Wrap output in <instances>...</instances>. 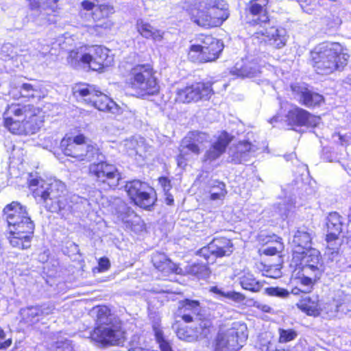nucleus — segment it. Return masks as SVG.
I'll return each instance as SVG.
<instances>
[{"label": "nucleus", "instance_id": "f257e3e1", "mask_svg": "<svg viewBox=\"0 0 351 351\" xmlns=\"http://www.w3.org/2000/svg\"><path fill=\"white\" fill-rule=\"evenodd\" d=\"M45 112L32 103L17 102L8 105L3 114V126L10 134L26 136L36 134L43 127Z\"/></svg>", "mask_w": 351, "mask_h": 351}, {"label": "nucleus", "instance_id": "f03ea898", "mask_svg": "<svg viewBox=\"0 0 351 351\" xmlns=\"http://www.w3.org/2000/svg\"><path fill=\"white\" fill-rule=\"evenodd\" d=\"M95 308V325L88 335L90 341L102 348L123 343L126 331L122 322L115 318L106 305H99Z\"/></svg>", "mask_w": 351, "mask_h": 351}, {"label": "nucleus", "instance_id": "7ed1b4c3", "mask_svg": "<svg viewBox=\"0 0 351 351\" xmlns=\"http://www.w3.org/2000/svg\"><path fill=\"white\" fill-rule=\"evenodd\" d=\"M349 58L348 49L343 44L324 41L311 51L309 63L317 74L327 75L342 71L347 66Z\"/></svg>", "mask_w": 351, "mask_h": 351}, {"label": "nucleus", "instance_id": "20e7f679", "mask_svg": "<svg viewBox=\"0 0 351 351\" xmlns=\"http://www.w3.org/2000/svg\"><path fill=\"white\" fill-rule=\"evenodd\" d=\"M157 73L153 61L134 64L124 75L125 88L137 99L156 96L160 91Z\"/></svg>", "mask_w": 351, "mask_h": 351}, {"label": "nucleus", "instance_id": "39448f33", "mask_svg": "<svg viewBox=\"0 0 351 351\" xmlns=\"http://www.w3.org/2000/svg\"><path fill=\"white\" fill-rule=\"evenodd\" d=\"M190 21L203 29L220 27L230 17V11L226 0H199L186 10Z\"/></svg>", "mask_w": 351, "mask_h": 351}, {"label": "nucleus", "instance_id": "423d86ee", "mask_svg": "<svg viewBox=\"0 0 351 351\" xmlns=\"http://www.w3.org/2000/svg\"><path fill=\"white\" fill-rule=\"evenodd\" d=\"M59 149L71 162L81 164L97 160L102 154L97 144L88 143V138L82 133L62 137Z\"/></svg>", "mask_w": 351, "mask_h": 351}, {"label": "nucleus", "instance_id": "0eeeda50", "mask_svg": "<svg viewBox=\"0 0 351 351\" xmlns=\"http://www.w3.org/2000/svg\"><path fill=\"white\" fill-rule=\"evenodd\" d=\"M195 43L186 51L187 60L193 64L214 62L221 56L223 43L210 33H199L195 36Z\"/></svg>", "mask_w": 351, "mask_h": 351}, {"label": "nucleus", "instance_id": "6e6552de", "mask_svg": "<svg viewBox=\"0 0 351 351\" xmlns=\"http://www.w3.org/2000/svg\"><path fill=\"white\" fill-rule=\"evenodd\" d=\"M202 311L201 302L198 300L186 298L178 302L171 328L180 339L188 341L192 337L191 328L184 324L195 322V317Z\"/></svg>", "mask_w": 351, "mask_h": 351}, {"label": "nucleus", "instance_id": "1a4fd4ad", "mask_svg": "<svg viewBox=\"0 0 351 351\" xmlns=\"http://www.w3.org/2000/svg\"><path fill=\"white\" fill-rule=\"evenodd\" d=\"M213 84L209 80L187 83L185 86L176 89L174 101L176 104H182L208 101L215 94Z\"/></svg>", "mask_w": 351, "mask_h": 351}, {"label": "nucleus", "instance_id": "9d476101", "mask_svg": "<svg viewBox=\"0 0 351 351\" xmlns=\"http://www.w3.org/2000/svg\"><path fill=\"white\" fill-rule=\"evenodd\" d=\"M27 187L29 195L33 197H49L50 195L58 197L65 191V184L56 178L46 179L40 176L34 177L32 173L28 175Z\"/></svg>", "mask_w": 351, "mask_h": 351}, {"label": "nucleus", "instance_id": "9b49d317", "mask_svg": "<svg viewBox=\"0 0 351 351\" xmlns=\"http://www.w3.org/2000/svg\"><path fill=\"white\" fill-rule=\"evenodd\" d=\"M208 135L206 132L197 130L189 132L182 139L179 153L176 157L177 166L184 168L187 165L189 153L185 152V149L196 156L199 155L203 151L204 145L208 142Z\"/></svg>", "mask_w": 351, "mask_h": 351}, {"label": "nucleus", "instance_id": "f8f14e48", "mask_svg": "<svg viewBox=\"0 0 351 351\" xmlns=\"http://www.w3.org/2000/svg\"><path fill=\"white\" fill-rule=\"evenodd\" d=\"M88 173L108 189H115L122 180L121 173L116 165L104 160L92 163Z\"/></svg>", "mask_w": 351, "mask_h": 351}, {"label": "nucleus", "instance_id": "ddd939ff", "mask_svg": "<svg viewBox=\"0 0 351 351\" xmlns=\"http://www.w3.org/2000/svg\"><path fill=\"white\" fill-rule=\"evenodd\" d=\"M248 337L245 324L234 328L231 333L218 332L213 341L212 351H239Z\"/></svg>", "mask_w": 351, "mask_h": 351}, {"label": "nucleus", "instance_id": "4468645a", "mask_svg": "<svg viewBox=\"0 0 351 351\" xmlns=\"http://www.w3.org/2000/svg\"><path fill=\"white\" fill-rule=\"evenodd\" d=\"M76 92L85 104L99 111L114 113L119 109L114 101L93 86L80 87Z\"/></svg>", "mask_w": 351, "mask_h": 351}, {"label": "nucleus", "instance_id": "2eb2a0df", "mask_svg": "<svg viewBox=\"0 0 351 351\" xmlns=\"http://www.w3.org/2000/svg\"><path fill=\"white\" fill-rule=\"evenodd\" d=\"M35 226L30 217L8 226L10 244L19 250L30 248Z\"/></svg>", "mask_w": 351, "mask_h": 351}, {"label": "nucleus", "instance_id": "dca6fc26", "mask_svg": "<svg viewBox=\"0 0 351 351\" xmlns=\"http://www.w3.org/2000/svg\"><path fill=\"white\" fill-rule=\"evenodd\" d=\"M271 0H249L244 8L246 24L252 27L269 25L271 16L269 11Z\"/></svg>", "mask_w": 351, "mask_h": 351}, {"label": "nucleus", "instance_id": "f3484780", "mask_svg": "<svg viewBox=\"0 0 351 351\" xmlns=\"http://www.w3.org/2000/svg\"><path fill=\"white\" fill-rule=\"evenodd\" d=\"M285 121L287 125L293 130L301 128H313L318 124V117L295 105L287 111Z\"/></svg>", "mask_w": 351, "mask_h": 351}, {"label": "nucleus", "instance_id": "a211bd4d", "mask_svg": "<svg viewBox=\"0 0 351 351\" xmlns=\"http://www.w3.org/2000/svg\"><path fill=\"white\" fill-rule=\"evenodd\" d=\"M234 250L232 239L226 237H216L206 246L199 249L197 254L208 261L210 256L217 258L230 256Z\"/></svg>", "mask_w": 351, "mask_h": 351}, {"label": "nucleus", "instance_id": "6ab92c4d", "mask_svg": "<svg viewBox=\"0 0 351 351\" xmlns=\"http://www.w3.org/2000/svg\"><path fill=\"white\" fill-rule=\"evenodd\" d=\"M293 259L302 261L308 256L320 257L319 252L312 247V237L310 233L298 230L293 237Z\"/></svg>", "mask_w": 351, "mask_h": 351}, {"label": "nucleus", "instance_id": "aec40b11", "mask_svg": "<svg viewBox=\"0 0 351 351\" xmlns=\"http://www.w3.org/2000/svg\"><path fill=\"white\" fill-rule=\"evenodd\" d=\"M92 53H85L84 60L86 66L90 70L103 72L110 66L112 58L109 55V50L102 45L91 46Z\"/></svg>", "mask_w": 351, "mask_h": 351}, {"label": "nucleus", "instance_id": "412c9836", "mask_svg": "<svg viewBox=\"0 0 351 351\" xmlns=\"http://www.w3.org/2000/svg\"><path fill=\"white\" fill-rule=\"evenodd\" d=\"M113 13L114 7L108 3L96 5V8L90 13L91 18L95 23L104 20L102 23H96L92 27L97 36H101L104 32L112 29L114 23L109 19V16Z\"/></svg>", "mask_w": 351, "mask_h": 351}, {"label": "nucleus", "instance_id": "4be33fe9", "mask_svg": "<svg viewBox=\"0 0 351 351\" xmlns=\"http://www.w3.org/2000/svg\"><path fill=\"white\" fill-rule=\"evenodd\" d=\"M290 89L295 97L299 98V103L308 108H315L324 103L322 95L310 90L307 86L300 84H292Z\"/></svg>", "mask_w": 351, "mask_h": 351}, {"label": "nucleus", "instance_id": "5701e85b", "mask_svg": "<svg viewBox=\"0 0 351 351\" xmlns=\"http://www.w3.org/2000/svg\"><path fill=\"white\" fill-rule=\"evenodd\" d=\"M252 37L259 44L269 45L274 49L283 48L287 41L288 36L283 29H275L274 32L270 33L267 29L255 32Z\"/></svg>", "mask_w": 351, "mask_h": 351}, {"label": "nucleus", "instance_id": "b1692460", "mask_svg": "<svg viewBox=\"0 0 351 351\" xmlns=\"http://www.w3.org/2000/svg\"><path fill=\"white\" fill-rule=\"evenodd\" d=\"M233 138L234 137L228 132L221 131L205 152L203 161L213 162L218 159L226 152Z\"/></svg>", "mask_w": 351, "mask_h": 351}, {"label": "nucleus", "instance_id": "393cba45", "mask_svg": "<svg viewBox=\"0 0 351 351\" xmlns=\"http://www.w3.org/2000/svg\"><path fill=\"white\" fill-rule=\"evenodd\" d=\"M29 9L43 14L49 24L55 23L56 21L51 16H58L60 8L58 5L59 0H26Z\"/></svg>", "mask_w": 351, "mask_h": 351}, {"label": "nucleus", "instance_id": "a878e982", "mask_svg": "<svg viewBox=\"0 0 351 351\" xmlns=\"http://www.w3.org/2000/svg\"><path fill=\"white\" fill-rule=\"evenodd\" d=\"M295 306L306 315L313 317H319L323 312L322 300L317 294L302 296Z\"/></svg>", "mask_w": 351, "mask_h": 351}, {"label": "nucleus", "instance_id": "bb28decb", "mask_svg": "<svg viewBox=\"0 0 351 351\" xmlns=\"http://www.w3.org/2000/svg\"><path fill=\"white\" fill-rule=\"evenodd\" d=\"M152 262L162 278L169 276L171 274H180L182 272V269L162 253L154 254Z\"/></svg>", "mask_w": 351, "mask_h": 351}, {"label": "nucleus", "instance_id": "cd10ccee", "mask_svg": "<svg viewBox=\"0 0 351 351\" xmlns=\"http://www.w3.org/2000/svg\"><path fill=\"white\" fill-rule=\"evenodd\" d=\"M124 187L129 197H152L156 196V192L154 187L149 183L139 180L128 181Z\"/></svg>", "mask_w": 351, "mask_h": 351}, {"label": "nucleus", "instance_id": "c85d7f7f", "mask_svg": "<svg viewBox=\"0 0 351 351\" xmlns=\"http://www.w3.org/2000/svg\"><path fill=\"white\" fill-rule=\"evenodd\" d=\"M3 212L8 226L30 217L26 208L16 201L6 205Z\"/></svg>", "mask_w": 351, "mask_h": 351}, {"label": "nucleus", "instance_id": "c756f323", "mask_svg": "<svg viewBox=\"0 0 351 351\" xmlns=\"http://www.w3.org/2000/svg\"><path fill=\"white\" fill-rule=\"evenodd\" d=\"M136 29L139 35L147 40L161 41L164 37V32L155 28L143 19L136 21Z\"/></svg>", "mask_w": 351, "mask_h": 351}, {"label": "nucleus", "instance_id": "7c9ffc66", "mask_svg": "<svg viewBox=\"0 0 351 351\" xmlns=\"http://www.w3.org/2000/svg\"><path fill=\"white\" fill-rule=\"evenodd\" d=\"M213 319V316H211L210 314L206 315L202 311L195 317V322H197L196 329L204 337H207L214 330Z\"/></svg>", "mask_w": 351, "mask_h": 351}, {"label": "nucleus", "instance_id": "2f4dec72", "mask_svg": "<svg viewBox=\"0 0 351 351\" xmlns=\"http://www.w3.org/2000/svg\"><path fill=\"white\" fill-rule=\"evenodd\" d=\"M267 243H271L273 245L267 247L262 251L260 250L259 254L261 255L275 256L282 253L284 250L285 245L282 241V239L277 235L273 234L269 236L267 241Z\"/></svg>", "mask_w": 351, "mask_h": 351}, {"label": "nucleus", "instance_id": "473e14b6", "mask_svg": "<svg viewBox=\"0 0 351 351\" xmlns=\"http://www.w3.org/2000/svg\"><path fill=\"white\" fill-rule=\"evenodd\" d=\"M341 233L328 232L326 234V248L330 254H337L339 252L341 243L339 239Z\"/></svg>", "mask_w": 351, "mask_h": 351}, {"label": "nucleus", "instance_id": "72a5a7b5", "mask_svg": "<svg viewBox=\"0 0 351 351\" xmlns=\"http://www.w3.org/2000/svg\"><path fill=\"white\" fill-rule=\"evenodd\" d=\"M208 265L209 259L206 261V263H193L189 265L187 272L197 278L208 277L210 274V269Z\"/></svg>", "mask_w": 351, "mask_h": 351}, {"label": "nucleus", "instance_id": "f704fd0d", "mask_svg": "<svg viewBox=\"0 0 351 351\" xmlns=\"http://www.w3.org/2000/svg\"><path fill=\"white\" fill-rule=\"evenodd\" d=\"M240 285L243 289L258 292L262 288V284L250 273H245L240 278Z\"/></svg>", "mask_w": 351, "mask_h": 351}, {"label": "nucleus", "instance_id": "c9c22d12", "mask_svg": "<svg viewBox=\"0 0 351 351\" xmlns=\"http://www.w3.org/2000/svg\"><path fill=\"white\" fill-rule=\"evenodd\" d=\"M342 217L337 212H330L326 219V228L328 232L341 233Z\"/></svg>", "mask_w": 351, "mask_h": 351}, {"label": "nucleus", "instance_id": "e433bc0d", "mask_svg": "<svg viewBox=\"0 0 351 351\" xmlns=\"http://www.w3.org/2000/svg\"><path fill=\"white\" fill-rule=\"evenodd\" d=\"M84 56H85V53H81L80 49H73L68 51L66 60L73 66H86V62L83 60Z\"/></svg>", "mask_w": 351, "mask_h": 351}, {"label": "nucleus", "instance_id": "4c0bfd02", "mask_svg": "<svg viewBox=\"0 0 351 351\" xmlns=\"http://www.w3.org/2000/svg\"><path fill=\"white\" fill-rule=\"evenodd\" d=\"M278 341L280 343H287L288 342L294 341L298 337V332L293 328H282L278 330Z\"/></svg>", "mask_w": 351, "mask_h": 351}, {"label": "nucleus", "instance_id": "58836bf2", "mask_svg": "<svg viewBox=\"0 0 351 351\" xmlns=\"http://www.w3.org/2000/svg\"><path fill=\"white\" fill-rule=\"evenodd\" d=\"M210 197H223L227 191L223 182L215 181L210 188Z\"/></svg>", "mask_w": 351, "mask_h": 351}, {"label": "nucleus", "instance_id": "ea45409f", "mask_svg": "<svg viewBox=\"0 0 351 351\" xmlns=\"http://www.w3.org/2000/svg\"><path fill=\"white\" fill-rule=\"evenodd\" d=\"M20 88L21 90H23L26 93H30V92L33 93V94L28 95L26 96L29 99L34 98V97H37L38 99L40 100V99H43L45 96L44 93L42 91L41 88H37L29 83L22 84Z\"/></svg>", "mask_w": 351, "mask_h": 351}, {"label": "nucleus", "instance_id": "a19ab883", "mask_svg": "<svg viewBox=\"0 0 351 351\" xmlns=\"http://www.w3.org/2000/svg\"><path fill=\"white\" fill-rule=\"evenodd\" d=\"M302 272H303L306 275L307 273H308L311 276H316V277H318L319 280L322 276L324 269L322 267V264H320L319 266H318L317 265H306L302 267Z\"/></svg>", "mask_w": 351, "mask_h": 351}, {"label": "nucleus", "instance_id": "79ce46f5", "mask_svg": "<svg viewBox=\"0 0 351 351\" xmlns=\"http://www.w3.org/2000/svg\"><path fill=\"white\" fill-rule=\"evenodd\" d=\"M111 264L109 258L106 256H102L97 260V265L93 268L94 274L104 273L110 269Z\"/></svg>", "mask_w": 351, "mask_h": 351}, {"label": "nucleus", "instance_id": "37998d69", "mask_svg": "<svg viewBox=\"0 0 351 351\" xmlns=\"http://www.w3.org/2000/svg\"><path fill=\"white\" fill-rule=\"evenodd\" d=\"M133 203L140 208L152 210L157 199H131Z\"/></svg>", "mask_w": 351, "mask_h": 351}, {"label": "nucleus", "instance_id": "c03bdc74", "mask_svg": "<svg viewBox=\"0 0 351 351\" xmlns=\"http://www.w3.org/2000/svg\"><path fill=\"white\" fill-rule=\"evenodd\" d=\"M158 182L165 195H166L167 197H170L171 195L169 192L172 189L171 180L167 176H160L158 178Z\"/></svg>", "mask_w": 351, "mask_h": 351}, {"label": "nucleus", "instance_id": "a18cd8bd", "mask_svg": "<svg viewBox=\"0 0 351 351\" xmlns=\"http://www.w3.org/2000/svg\"><path fill=\"white\" fill-rule=\"evenodd\" d=\"M298 279L302 285L307 287H313L318 281V277L316 276H311L308 273L306 275L303 272L298 276Z\"/></svg>", "mask_w": 351, "mask_h": 351}, {"label": "nucleus", "instance_id": "49530a36", "mask_svg": "<svg viewBox=\"0 0 351 351\" xmlns=\"http://www.w3.org/2000/svg\"><path fill=\"white\" fill-rule=\"evenodd\" d=\"M267 293L271 296H276L280 298H287L289 292L285 288L281 287H269L267 289Z\"/></svg>", "mask_w": 351, "mask_h": 351}, {"label": "nucleus", "instance_id": "de8ad7c7", "mask_svg": "<svg viewBox=\"0 0 351 351\" xmlns=\"http://www.w3.org/2000/svg\"><path fill=\"white\" fill-rule=\"evenodd\" d=\"M262 271L264 276L271 278H277L280 274V269L272 265H264Z\"/></svg>", "mask_w": 351, "mask_h": 351}, {"label": "nucleus", "instance_id": "09e8293b", "mask_svg": "<svg viewBox=\"0 0 351 351\" xmlns=\"http://www.w3.org/2000/svg\"><path fill=\"white\" fill-rule=\"evenodd\" d=\"M237 149L240 156H243L252 151V145L247 141H239L237 145Z\"/></svg>", "mask_w": 351, "mask_h": 351}, {"label": "nucleus", "instance_id": "8fccbe9b", "mask_svg": "<svg viewBox=\"0 0 351 351\" xmlns=\"http://www.w3.org/2000/svg\"><path fill=\"white\" fill-rule=\"evenodd\" d=\"M6 336V334H5V330H3V328L2 327L0 326V341L3 339H5ZM12 344V338H8L7 339H5L4 341H3L2 343H0V350H6L8 349L9 347H10Z\"/></svg>", "mask_w": 351, "mask_h": 351}, {"label": "nucleus", "instance_id": "3c124183", "mask_svg": "<svg viewBox=\"0 0 351 351\" xmlns=\"http://www.w3.org/2000/svg\"><path fill=\"white\" fill-rule=\"evenodd\" d=\"M346 243L351 247V216H348V222L346 225V232L343 237Z\"/></svg>", "mask_w": 351, "mask_h": 351}, {"label": "nucleus", "instance_id": "603ef678", "mask_svg": "<svg viewBox=\"0 0 351 351\" xmlns=\"http://www.w3.org/2000/svg\"><path fill=\"white\" fill-rule=\"evenodd\" d=\"M224 298L234 301H242L245 299V297L242 293L236 291L226 292Z\"/></svg>", "mask_w": 351, "mask_h": 351}, {"label": "nucleus", "instance_id": "864d4df0", "mask_svg": "<svg viewBox=\"0 0 351 351\" xmlns=\"http://www.w3.org/2000/svg\"><path fill=\"white\" fill-rule=\"evenodd\" d=\"M81 6L82 9L85 11H91L95 8H96V5L94 2L90 1L89 0H84L81 2Z\"/></svg>", "mask_w": 351, "mask_h": 351}, {"label": "nucleus", "instance_id": "5fc2aeb1", "mask_svg": "<svg viewBox=\"0 0 351 351\" xmlns=\"http://www.w3.org/2000/svg\"><path fill=\"white\" fill-rule=\"evenodd\" d=\"M154 332L156 341L158 343H160L166 340L164 337L163 332L160 329L156 328H154Z\"/></svg>", "mask_w": 351, "mask_h": 351}, {"label": "nucleus", "instance_id": "6e6d98bb", "mask_svg": "<svg viewBox=\"0 0 351 351\" xmlns=\"http://www.w3.org/2000/svg\"><path fill=\"white\" fill-rule=\"evenodd\" d=\"M158 346L160 351H173L171 343L167 340L158 343Z\"/></svg>", "mask_w": 351, "mask_h": 351}, {"label": "nucleus", "instance_id": "4d7b16f0", "mask_svg": "<svg viewBox=\"0 0 351 351\" xmlns=\"http://www.w3.org/2000/svg\"><path fill=\"white\" fill-rule=\"evenodd\" d=\"M128 351H154L148 348L143 347L141 346H132L130 347Z\"/></svg>", "mask_w": 351, "mask_h": 351}, {"label": "nucleus", "instance_id": "13d9d810", "mask_svg": "<svg viewBox=\"0 0 351 351\" xmlns=\"http://www.w3.org/2000/svg\"><path fill=\"white\" fill-rule=\"evenodd\" d=\"M210 291L213 293L217 294L220 296H222L223 298L225 297L226 295V292H223L221 290H220L217 286L211 287L210 288Z\"/></svg>", "mask_w": 351, "mask_h": 351}, {"label": "nucleus", "instance_id": "bf43d9fd", "mask_svg": "<svg viewBox=\"0 0 351 351\" xmlns=\"http://www.w3.org/2000/svg\"><path fill=\"white\" fill-rule=\"evenodd\" d=\"M273 351H289L288 349H286L285 348H276Z\"/></svg>", "mask_w": 351, "mask_h": 351}, {"label": "nucleus", "instance_id": "052dcab7", "mask_svg": "<svg viewBox=\"0 0 351 351\" xmlns=\"http://www.w3.org/2000/svg\"><path fill=\"white\" fill-rule=\"evenodd\" d=\"M168 200L167 204H171L173 202V199H167Z\"/></svg>", "mask_w": 351, "mask_h": 351}, {"label": "nucleus", "instance_id": "680f3d73", "mask_svg": "<svg viewBox=\"0 0 351 351\" xmlns=\"http://www.w3.org/2000/svg\"><path fill=\"white\" fill-rule=\"evenodd\" d=\"M348 215L351 216V208H350V210Z\"/></svg>", "mask_w": 351, "mask_h": 351}]
</instances>
